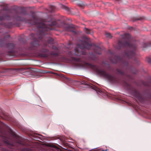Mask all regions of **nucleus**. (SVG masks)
<instances>
[{"instance_id":"obj_1","label":"nucleus","mask_w":151,"mask_h":151,"mask_svg":"<svg viewBox=\"0 0 151 151\" xmlns=\"http://www.w3.org/2000/svg\"><path fill=\"white\" fill-rule=\"evenodd\" d=\"M130 35L129 34L125 35L126 39H123L118 40V46L116 48L120 50L122 48H128L130 51L125 50L124 54V57L121 58L119 56H115L114 58L111 59V62L114 63H119L121 66L119 68H117V73L122 76V79L111 75L104 70L100 69L99 67L85 62H82L81 59L72 56L73 54L69 51L68 55L70 56L71 60L76 62L77 65L86 68H90L96 72L98 74L104 77L108 81L112 83H122L130 91L134 96L140 102H143L144 99L143 96L135 88L132 87L129 83V80L132 78L131 76L128 74L129 73L135 74L137 71L133 70V66L130 65L128 63V59L132 58L134 60H137L135 50L136 47L134 45H132L130 42Z\"/></svg>"},{"instance_id":"obj_2","label":"nucleus","mask_w":151,"mask_h":151,"mask_svg":"<svg viewBox=\"0 0 151 151\" xmlns=\"http://www.w3.org/2000/svg\"><path fill=\"white\" fill-rule=\"evenodd\" d=\"M25 143L9 127L0 121V151H17Z\"/></svg>"},{"instance_id":"obj_3","label":"nucleus","mask_w":151,"mask_h":151,"mask_svg":"<svg viewBox=\"0 0 151 151\" xmlns=\"http://www.w3.org/2000/svg\"><path fill=\"white\" fill-rule=\"evenodd\" d=\"M32 19L27 20V22L32 25H35L38 28L37 34L31 33L30 38L33 40L31 43L32 47L39 45V42L43 38L44 35L50 34V31L53 29L52 26H57L55 21H48L42 18H38L33 15Z\"/></svg>"},{"instance_id":"obj_4","label":"nucleus","mask_w":151,"mask_h":151,"mask_svg":"<svg viewBox=\"0 0 151 151\" xmlns=\"http://www.w3.org/2000/svg\"><path fill=\"white\" fill-rule=\"evenodd\" d=\"M91 46V45L87 42L81 41L80 43L78 44L77 47L74 49V54L78 56L86 55V53L84 49H89Z\"/></svg>"},{"instance_id":"obj_5","label":"nucleus","mask_w":151,"mask_h":151,"mask_svg":"<svg viewBox=\"0 0 151 151\" xmlns=\"http://www.w3.org/2000/svg\"><path fill=\"white\" fill-rule=\"evenodd\" d=\"M52 48L55 50V51H52L50 52L48 50L44 48H42L41 49V53L40 54V56L44 58H47L48 57H52L58 56L59 54L58 48L54 46H53Z\"/></svg>"},{"instance_id":"obj_6","label":"nucleus","mask_w":151,"mask_h":151,"mask_svg":"<svg viewBox=\"0 0 151 151\" xmlns=\"http://www.w3.org/2000/svg\"><path fill=\"white\" fill-rule=\"evenodd\" d=\"M0 46L1 47L5 46L7 48L12 49V50L8 51L7 52L8 55L10 56L16 55L15 51L13 50L14 47V45L12 43L6 44L4 40H0Z\"/></svg>"},{"instance_id":"obj_7","label":"nucleus","mask_w":151,"mask_h":151,"mask_svg":"<svg viewBox=\"0 0 151 151\" xmlns=\"http://www.w3.org/2000/svg\"><path fill=\"white\" fill-rule=\"evenodd\" d=\"M94 51L96 54H101V49L98 46L96 45L94 48Z\"/></svg>"},{"instance_id":"obj_8","label":"nucleus","mask_w":151,"mask_h":151,"mask_svg":"<svg viewBox=\"0 0 151 151\" xmlns=\"http://www.w3.org/2000/svg\"><path fill=\"white\" fill-rule=\"evenodd\" d=\"M47 41L43 42L42 47H45L48 44L51 43L53 41V39L52 38H50L48 39L47 40Z\"/></svg>"},{"instance_id":"obj_9","label":"nucleus","mask_w":151,"mask_h":151,"mask_svg":"<svg viewBox=\"0 0 151 151\" xmlns=\"http://www.w3.org/2000/svg\"><path fill=\"white\" fill-rule=\"evenodd\" d=\"M15 19L17 21H23L25 20V19L22 17H21L18 15V13H16V15L14 17Z\"/></svg>"},{"instance_id":"obj_10","label":"nucleus","mask_w":151,"mask_h":151,"mask_svg":"<svg viewBox=\"0 0 151 151\" xmlns=\"http://www.w3.org/2000/svg\"><path fill=\"white\" fill-rule=\"evenodd\" d=\"M66 30L68 31L71 32L73 33H76V32L74 27L70 26L67 27L66 29Z\"/></svg>"},{"instance_id":"obj_11","label":"nucleus","mask_w":151,"mask_h":151,"mask_svg":"<svg viewBox=\"0 0 151 151\" xmlns=\"http://www.w3.org/2000/svg\"><path fill=\"white\" fill-rule=\"evenodd\" d=\"M85 32L88 34H91L92 35L93 33V31L92 29H88L86 28H85L84 29Z\"/></svg>"},{"instance_id":"obj_12","label":"nucleus","mask_w":151,"mask_h":151,"mask_svg":"<svg viewBox=\"0 0 151 151\" xmlns=\"http://www.w3.org/2000/svg\"><path fill=\"white\" fill-rule=\"evenodd\" d=\"M88 56L92 60H96L97 59L96 55L92 53H90L88 55Z\"/></svg>"},{"instance_id":"obj_13","label":"nucleus","mask_w":151,"mask_h":151,"mask_svg":"<svg viewBox=\"0 0 151 151\" xmlns=\"http://www.w3.org/2000/svg\"><path fill=\"white\" fill-rule=\"evenodd\" d=\"M91 88L92 89L95 90L97 92H99L100 93L102 92V91L100 89L95 86L92 85V86H91Z\"/></svg>"},{"instance_id":"obj_14","label":"nucleus","mask_w":151,"mask_h":151,"mask_svg":"<svg viewBox=\"0 0 151 151\" xmlns=\"http://www.w3.org/2000/svg\"><path fill=\"white\" fill-rule=\"evenodd\" d=\"M9 15L8 14H4L2 16H0V20H1L5 19H9Z\"/></svg>"},{"instance_id":"obj_15","label":"nucleus","mask_w":151,"mask_h":151,"mask_svg":"<svg viewBox=\"0 0 151 151\" xmlns=\"http://www.w3.org/2000/svg\"><path fill=\"white\" fill-rule=\"evenodd\" d=\"M55 10V7L53 6H51L50 8V11L51 12H54Z\"/></svg>"},{"instance_id":"obj_16","label":"nucleus","mask_w":151,"mask_h":151,"mask_svg":"<svg viewBox=\"0 0 151 151\" xmlns=\"http://www.w3.org/2000/svg\"><path fill=\"white\" fill-rule=\"evenodd\" d=\"M146 60L149 63L151 64V57H147L146 59Z\"/></svg>"},{"instance_id":"obj_17","label":"nucleus","mask_w":151,"mask_h":151,"mask_svg":"<svg viewBox=\"0 0 151 151\" xmlns=\"http://www.w3.org/2000/svg\"><path fill=\"white\" fill-rule=\"evenodd\" d=\"M62 8L63 9H64L67 11H69L70 9L69 8L64 5H62Z\"/></svg>"},{"instance_id":"obj_18","label":"nucleus","mask_w":151,"mask_h":151,"mask_svg":"<svg viewBox=\"0 0 151 151\" xmlns=\"http://www.w3.org/2000/svg\"><path fill=\"white\" fill-rule=\"evenodd\" d=\"M143 84L145 86L149 87L150 86L148 83L146 82H143Z\"/></svg>"},{"instance_id":"obj_19","label":"nucleus","mask_w":151,"mask_h":151,"mask_svg":"<svg viewBox=\"0 0 151 151\" xmlns=\"http://www.w3.org/2000/svg\"><path fill=\"white\" fill-rule=\"evenodd\" d=\"M106 37L108 38H111L112 37V36L111 35V34H110V33H107L106 34Z\"/></svg>"},{"instance_id":"obj_20","label":"nucleus","mask_w":151,"mask_h":151,"mask_svg":"<svg viewBox=\"0 0 151 151\" xmlns=\"http://www.w3.org/2000/svg\"><path fill=\"white\" fill-rule=\"evenodd\" d=\"M78 5L81 7H83L84 6V5L83 3L81 1H79Z\"/></svg>"},{"instance_id":"obj_21","label":"nucleus","mask_w":151,"mask_h":151,"mask_svg":"<svg viewBox=\"0 0 151 151\" xmlns=\"http://www.w3.org/2000/svg\"><path fill=\"white\" fill-rule=\"evenodd\" d=\"M23 150L24 151H30V150L28 148H24Z\"/></svg>"},{"instance_id":"obj_22","label":"nucleus","mask_w":151,"mask_h":151,"mask_svg":"<svg viewBox=\"0 0 151 151\" xmlns=\"http://www.w3.org/2000/svg\"><path fill=\"white\" fill-rule=\"evenodd\" d=\"M62 58H63V60H67V58L64 56Z\"/></svg>"},{"instance_id":"obj_23","label":"nucleus","mask_w":151,"mask_h":151,"mask_svg":"<svg viewBox=\"0 0 151 151\" xmlns=\"http://www.w3.org/2000/svg\"><path fill=\"white\" fill-rule=\"evenodd\" d=\"M10 37V35H6V37H5L6 38H9Z\"/></svg>"},{"instance_id":"obj_24","label":"nucleus","mask_w":151,"mask_h":151,"mask_svg":"<svg viewBox=\"0 0 151 151\" xmlns=\"http://www.w3.org/2000/svg\"><path fill=\"white\" fill-rule=\"evenodd\" d=\"M25 12H25L24 13H23L22 12L20 13V14H26V13Z\"/></svg>"},{"instance_id":"obj_25","label":"nucleus","mask_w":151,"mask_h":151,"mask_svg":"<svg viewBox=\"0 0 151 151\" xmlns=\"http://www.w3.org/2000/svg\"><path fill=\"white\" fill-rule=\"evenodd\" d=\"M2 55H0V60H1V59H2Z\"/></svg>"},{"instance_id":"obj_26","label":"nucleus","mask_w":151,"mask_h":151,"mask_svg":"<svg viewBox=\"0 0 151 151\" xmlns=\"http://www.w3.org/2000/svg\"><path fill=\"white\" fill-rule=\"evenodd\" d=\"M8 10V8H4L3 9V10Z\"/></svg>"},{"instance_id":"obj_27","label":"nucleus","mask_w":151,"mask_h":151,"mask_svg":"<svg viewBox=\"0 0 151 151\" xmlns=\"http://www.w3.org/2000/svg\"><path fill=\"white\" fill-rule=\"evenodd\" d=\"M140 19V18H137L135 19V20H137Z\"/></svg>"},{"instance_id":"obj_28","label":"nucleus","mask_w":151,"mask_h":151,"mask_svg":"<svg viewBox=\"0 0 151 151\" xmlns=\"http://www.w3.org/2000/svg\"><path fill=\"white\" fill-rule=\"evenodd\" d=\"M107 150L106 149L105 150H102L101 151H107Z\"/></svg>"},{"instance_id":"obj_29","label":"nucleus","mask_w":151,"mask_h":151,"mask_svg":"<svg viewBox=\"0 0 151 151\" xmlns=\"http://www.w3.org/2000/svg\"><path fill=\"white\" fill-rule=\"evenodd\" d=\"M83 82V83H82V84H86V83H85V81H84Z\"/></svg>"},{"instance_id":"obj_30","label":"nucleus","mask_w":151,"mask_h":151,"mask_svg":"<svg viewBox=\"0 0 151 151\" xmlns=\"http://www.w3.org/2000/svg\"><path fill=\"white\" fill-rule=\"evenodd\" d=\"M7 27L9 28H10L11 27V26H8Z\"/></svg>"},{"instance_id":"obj_31","label":"nucleus","mask_w":151,"mask_h":151,"mask_svg":"<svg viewBox=\"0 0 151 151\" xmlns=\"http://www.w3.org/2000/svg\"><path fill=\"white\" fill-rule=\"evenodd\" d=\"M16 70H18V71H19L20 70V69H16Z\"/></svg>"}]
</instances>
